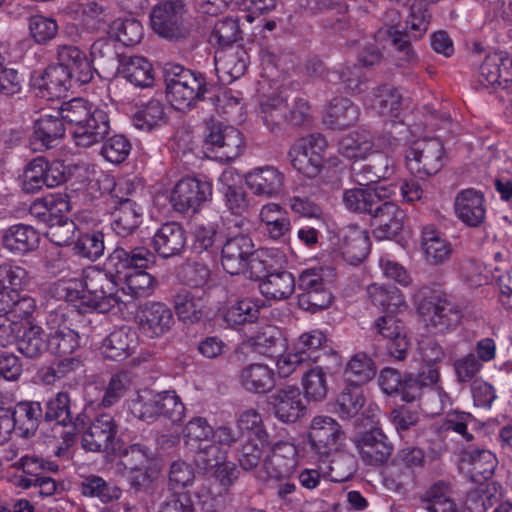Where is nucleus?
<instances>
[{
	"label": "nucleus",
	"instance_id": "obj_54",
	"mask_svg": "<svg viewBox=\"0 0 512 512\" xmlns=\"http://www.w3.org/2000/svg\"><path fill=\"white\" fill-rule=\"evenodd\" d=\"M126 405L130 413L142 421L152 422L158 418L157 394L151 390L138 392Z\"/></svg>",
	"mask_w": 512,
	"mask_h": 512
},
{
	"label": "nucleus",
	"instance_id": "obj_50",
	"mask_svg": "<svg viewBox=\"0 0 512 512\" xmlns=\"http://www.w3.org/2000/svg\"><path fill=\"white\" fill-rule=\"evenodd\" d=\"M368 295L375 306L393 314L405 307V300L400 290L395 286L371 284L367 289Z\"/></svg>",
	"mask_w": 512,
	"mask_h": 512
},
{
	"label": "nucleus",
	"instance_id": "obj_52",
	"mask_svg": "<svg viewBox=\"0 0 512 512\" xmlns=\"http://www.w3.org/2000/svg\"><path fill=\"white\" fill-rule=\"evenodd\" d=\"M49 351L57 356H69L79 347V335L66 324L59 326L48 335Z\"/></svg>",
	"mask_w": 512,
	"mask_h": 512
},
{
	"label": "nucleus",
	"instance_id": "obj_35",
	"mask_svg": "<svg viewBox=\"0 0 512 512\" xmlns=\"http://www.w3.org/2000/svg\"><path fill=\"white\" fill-rule=\"evenodd\" d=\"M239 382L249 392L267 393L275 386V373L266 364H249L241 369Z\"/></svg>",
	"mask_w": 512,
	"mask_h": 512
},
{
	"label": "nucleus",
	"instance_id": "obj_28",
	"mask_svg": "<svg viewBox=\"0 0 512 512\" xmlns=\"http://www.w3.org/2000/svg\"><path fill=\"white\" fill-rule=\"evenodd\" d=\"M74 80L62 66L50 65L33 79V86L42 98L52 100L64 97Z\"/></svg>",
	"mask_w": 512,
	"mask_h": 512
},
{
	"label": "nucleus",
	"instance_id": "obj_17",
	"mask_svg": "<svg viewBox=\"0 0 512 512\" xmlns=\"http://www.w3.org/2000/svg\"><path fill=\"white\" fill-rule=\"evenodd\" d=\"M63 104L56 114H44L33 122L29 146L34 152H43L58 146L65 136Z\"/></svg>",
	"mask_w": 512,
	"mask_h": 512
},
{
	"label": "nucleus",
	"instance_id": "obj_39",
	"mask_svg": "<svg viewBox=\"0 0 512 512\" xmlns=\"http://www.w3.org/2000/svg\"><path fill=\"white\" fill-rule=\"evenodd\" d=\"M119 73L138 87H150L154 83L152 64L142 56H123L119 61Z\"/></svg>",
	"mask_w": 512,
	"mask_h": 512
},
{
	"label": "nucleus",
	"instance_id": "obj_4",
	"mask_svg": "<svg viewBox=\"0 0 512 512\" xmlns=\"http://www.w3.org/2000/svg\"><path fill=\"white\" fill-rule=\"evenodd\" d=\"M165 83L167 95L177 110L190 108L196 100L202 99L207 91L205 79L201 74L180 65L166 70Z\"/></svg>",
	"mask_w": 512,
	"mask_h": 512
},
{
	"label": "nucleus",
	"instance_id": "obj_30",
	"mask_svg": "<svg viewBox=\"0 0 512 512\" xmlns=\"http://www.w3.org/2000/svg\"><path fill=\"white\" fill-rule=\"evenodd\" d=\"M58 66H62L77 84H86L93 78V70L86 54L78 47L60 45L57 48Z\"/></svg>",
	"mask_w": 512,
	"mask_h": 512
},
{
	"label": "nucleus",
	"instance_id": "obj_9",
	"mask_svg": "<svg viewBox=\"0 0 512 512\" xmlns=\"http://www.w3.org/2000/svg\"><path fill=\"white\" fill-rule=\"evenodd\" d=\"M117 278L111 276L107 269H91L84 275L83 281H79L80 287H85L89 300H85L88 308L101 313L110 311L119 304L117 295Z\"/></svg>",
	"mask_w": 512,
	"mask_h": 512
},
{
	"label": "nucleus",
	"instance_id": "obj_61",
	"mask_svg": "<svg viewBox=\"0 0 512 512\" xmlns=\"http://www.w3.org/2000/svg\"><path fill=\"white\" fill-rule=\"evenodd\" d=\"M302 385L308 400L323 401L327 396V374L319 366L310 368L304 373Z\"/></svg>",
	"mask_w": 512,
	"mask_h": 512
},
{
	"label": "nucleus",
	"instance_id": "obj_33",
	"mask_svg": "<svg viewBox=\"0 0 512 512\" xmlns=\"http://www.w3.org/2000/svg\"><path fill=\"white\" fill-rule=\"evenodd\" d=\"M40 236L30 225H12L2 234L3 247L18 255H25L38 248Z\"/></svg>",
	"mask_w": 512,
	"mask_h": 512
},
{
	"label": "nucleus",
	"instance_id": "obj_59",
	"mask_svg": "<svg viewBox=\"0 0 512 512\" xmlns=\"http://www.w3.org/2000/svg\"><path fill=\"white\" fill-rule=\"evenodd\" d=\"M268 444L266 431H259L258 438L248 437L242 445L239 462L245 470L257 467L262 460L264 449Z\"/></svg>",
	"mask_w": 512,
	"mask_h": 512
},
{
	"label": "nucleus",
	"instance_id": "obj_24",
	"mask_svg": "<svg viewBox=\"0 0 512 512\" xmlns=\"http://www.w3.org/2000/svg\"><path fill=\"white\" fill-rule=\"evenodd\" d=\"M275 416L282 422L294 423L304 415L306 407L301 392L295 386L277 389L269 396Z\"/></svg>",
	"mask_w": 512,
	"mask_h": 512
},
{
	"label": "nucleus",
	"instance_id": "obj_10",
	"mask_svg": "<svg viewBox=\"0 0 512 512\" xmlns=\"http://www.w3.org/2000/svg\"><path fill=\"white\" fill-rule=\"evenodd\" d=\"M326 139L320 134L300 138L290 148L288 157L292 166L308 178L317 176L324 163Z\"/></svg>",
	"mask_w": 512,
	"mask_h": 512
},
{
	"label": "nucleus",
	"instance_id": "obj_14",
	"mask_svg": "<svg viewBox=\"0 0 512 512\" xmlns=\"http://www.w3.org/2000/svg\"><path fill=\"white\" fill-rule=\"evenodd\" d=\"M118 424L109 413L97 415L82 435V447L90 452L115 454L121 450Z\"/></svg>",
	"mask_w": 512,
	"mask_h": 512
},
{
	"label": "nucleus",
	"instance_id": "obj_55",
	"mask_svg": "<svg viewBox=\"0 0 512 512\" xmlns=\"http://www.w3.org/2000/svg\"><path fill=\"white\" fill-rule=\"evenodd\" d=\"M133 385V376L128 371H121L111 376L98 406L110 408L130 390Z\"/></svg>",
	"mask_w": 512,
	"mask_h": 512
},
{
	"label": "nucleus",
	"instance_id": "obj_8",
	"mask_svg": "<svg viewBox=\"0 0 512 512\" xmlns=\"http://www.w3.org/2000/svg\"><path fill=\"white\" fill-rule=\"evenodd\" d=\"M418 312L427 326H432L440 333L457 327L463 316L457 304L438 292L424 297L419 302Z\"/></svg>",
	"mask_w": 512,
	"mask_h": 512
},
{
	"label": "nucleus",
	"instance_id": "obj_38",
	"mask_svg": "<svg viewBox=\"0 0 512 512\" xmlns=\"http://www.w3.org/2000/svg\"><path fill=\"white\" fill-rule=\"evenodd\" d=\"M259 113L264 125L272 132L279 133L288 122L289 99L282 95L271 96L260 103Z\"/></svg>",
	"mask_w": 512,
	"mask_h": 512
},
{
	"label": "nucleus",
	"instance_id": "obj_41",
	"mask_svg": "<svg viewBox=\"0 0 512 512\" xmlns=\"http://www.w3.org/2000/svg\"><path fill=\"white\" fill-rule=\"evenodd\" d=\"M136 345L135 332L128 327H121L111 332L102 343L104 357L120 361L131 355Z\"/></svg>",
	"mask_w": 512,
	"mask_h": 512
},
{
	"label": "nucleus",
	"instance_id": "obj_18",
	"mask_svg": "<svg viewBox=\"0 0 512 512\" xmlns=\"http://www.w3.org/2000/svg\"><path fill=\"white\" fill-rule=\"evenodd\" d=\"M362 461L371 466L387 462L393 452V445L380 428H372L355 436L352 440Z\"/></svg>",
	"mask_w": 512,
	"mask_h": 512
},
{
	"label": "nucleus",
	"instance_id": "obj_62",
	"mask_svg": "<svg viewBox=\"0 0 512 512\" xmlns=\"http://www.w3.org/2000/svg\"><path fill=\"white\" fill-rule=\"evenodd\" d=\"M73 251L80 257L96 261L105 251L104 234L93 231L80 235L74 243Z\"/></svg>",
	"mask_w": 512,
	"mask_h": 512
},
{
	"label": "nucleus",
	"instance_id": "obj_25",
	"mask_svg": "<svg viewBox=\"0 0 512 512\" xmlns=\"http://www.w3.org/2000/svg\"><path fill=\"white\" fill-rule=\"evenodd\" d=\"M186 232L177 222L162 224L152 238V247L162 258L180 256L186 247Z\"/></svg>",
	"mask_w": 512,
	"mask_h": 512
},
{
	"label": "nucleus",
	"instance_id": "obj_51",
	"mask_svg": "<svg viewBox=\"0 0 512 512\" xmlns=\"http://www.w3.org/2000/svg\"><path fill=\"white\" fill-rule=\"evenodd\" d=\"M69 211L68 196L60 193L49 194L41 199H37L29 208L30 214L43 222H48L53 215Z\"/></svg>",
	"mask_w": 512,
	"mask_h": 512
},
{
	"label": "nucleus",
	"instance_id": "obj_1",
	"mask_svg": "<svg viewBox=\"0 0 512 512\" xmlns=\"http://www.w3.org/2000/svg\"><path fill=\"white\" fill-rule=\"evenodd\" d=\"M155 261V255L145 247L125 249L117 246L107 257L104 267L122 282L123 293L138 299L149 296L156 286V279L146 272Z\"/></svg>",
	"mask_w": 512,
	"mask_h": 512
},
{
	"label": "nucleus",
	"instance_id": "obj_63",
	"mask_svg": "<svg viewBox=\"0 0 512 512\" xmlns=\"http://www.w3.org/2000/svg\"><path fill=\"white\" fill-rule=\"evenodd\" d=\"M81 493L87 497H97L101 502L108 503L120 497L121 491L111 486L103 478L90 475L81 484Z\"/></svg>",
	"mask_w": 512,
	"mask_h": 512
},
{
	"label": "nucleus",
	"instance_id": "obj_11",
	"mask_svg": "<svg viewBox=\"0 0 512 512\" xmlns=\"http://www.w3.org/2000/svg\"><path fill=\"white\" fill-rule=\"evenodd\" d=\"M66 181L65 166L60 161L49 162L38 156L29 161L21 175V187L26 193H35L44 186L52 188Z\"/></svg>",
	"mask_w": 512,
	"mask_h": 512
},
{
	"label": "nucleus",
	"instance_id": "obj_32",
	"mask_svg": "<svg viewBox=\"0 0 512 512\" xmlns=\"http://www.w3.org/2000/svg\"><path fill=\"white\" fill-rule=\"evenodd\" d=\"M10 414L16 425V431L25 438L34 436L44 420L43 408L39 401H19L13 406Z\"/></svg>",
	"mask_w": 512,
	"mask_h": 512
},
{
	"label": "nucleus",
	"instance_id": "obj_45",
	"mask_svg": "<svg viewBox=\"0 0 512 512\" xmlns=\"http://www.w3.org/2000/svg\"><path fill=\"white\" fill-rule=\"evenodd\" d=\"M373 147V137L368 131L352 132L338 142V152L348 159H363L372 152Z\"/></svg>",
	"mask_w": 512,
	"mask_h": 512
},
{
	"label": "nucleus",
	"instance_id": "obj_64",
	"mask_svg": "<svg viewBox=\"0 0 512 512\" xmlns=\"http://www.w3.org/2000/svg\"><path fill=\"white\" fill-rule=\"evenodd\" d=\"M28 29L37 44H46L57 35L58 24L52 17L36 14L29 17Z\"/></svg>",
	"mask_w": 512,
	"mask_h": 512
},
{
	"label": "nucleus",
	"instance_id": "obj_23",
	"mask_svg": "<svg viewBox=\"0 0 512 512\" xmlns=\"http://www.w3.org/2000/svg\"><path fill=\"white\" fill-rule=\"evenodd\" d=\"M284 181V173L270 165L254 168L245 175V183L252 193L266 198L278 196Z\"/></svg>",
	"mask_w": 512,
	"mask_h": 512
},
{
	"label": "nucleus",
	"instance_id": "obj_26",
	"mask_svg": "<svg viewBox=\"0 0 512 512\" xmlns=\"http://www.w3.org/2000/svg\"><path fill=\"white\" fill-rule=\"evenodd\" d=\"M298 464L297 449L288 441H279L272 447L271 455L264 462L267 475L275 480L289 478Z\"/></svg>",
	"mask_w": 512,
	"mask_h": 512
},
{
	"label": "nucleus",
	"instance_id": "obj_29",
	"mask_svg": "<svg viewBox=\"0 0 512 512\" xmlns=\"http://www.w3.org/2000/svg\"><path fill=\"white\" fill-rule=\"evenodd\" d=\"M454 207L457 217L469 227H479L485 220V199L478 190L469 188L459 192Z\"/></svg>",
	"mask_w": 512,
	"mask_h": 512
},
{
	"label": "nucleus",
	"instance_id": "obj_3",
	"mask_svg": "<svg viewBox=\"0 0 512 512\" xmlns=\"http://www.w3.org/2000/svg\"><path fill=\"white\" fill-rule=\"evenodd\" d=\"M431 15L428 11L426 0H414L410 6L409 15L405 21L403 30H398L394 26L387 29V34L391 38V43L401 54L400 65L414 62L417 55L410 43V40H420L428 31Z\"/></svg>",
	"mask_w": 512,
	"mask_h": 512
},
{
	"label": "nucleus",
	"instance_id": "obj_36",
	"mask_svg": "<svg viewBox=\"0 0 512 512\" xmlns=\"http://www.w3.org/2000/svg\"><path fill=\"white\" fill-rule=\"evenodd\" d=\"M340 243L343 256L353 264L362 262L370 251L367 232L357 226H348L343 229Z\"/></svg>",
	"mask_w": 512,
	"mask_h": 512
},
{
	"label": "nucleus",
	"instance_id": "obj_16",
	"mask_svg": "<svg viewBox=\"0 0 512 512\" xmlns=\"http://www.w3.org/2000/svg\"><path fill=\"white\" fill-rule=\"evenodd\" d=\"M344 432L340 424L330 416H315L309 426L308 443L311 451L320 459L338 451Z\"/></svg>",
	"mask_w": 512,
	"mask_h": 512
},
{
	"label": "nucleus",
	"instance_id": "obj_48",
	"mask_svg": "<svg viewBox=\"0 0 512 512\" xmlns=\"http://www.w3.org/2000/svg\"><path fill=\"white\" fill-rule=\"evenodd\" d=\"M18 351L27 358H38L49 350L48 336L37 325H30L17 341Z\"/></svg>",
	"mask_w": 512,
	"mask_h": 512
},
{
	"label": "nucleus",
	"instance_id": "obj_2",
	"mask_svg": "<svg viewBox=\"0 0 512 512\" xmlns=\"http://www.w3.org/2000/svg\"><path fill=\"white\" fill-rule=\"evenodd\" d=\"M63 117L72 129L76 146L89 148L102 142L110 132L108 112L83 98L63 103Z\"/></svg>",
	"mask_w": 512,
	"mask_h": 512
},
{
	"label": "nucleus",
	"instance_id": "obj_56",
	"mask_svg": "<svg viewBox=\"0 0 512 512\" xmlns=\"http://www.w3.org/2000/svg\"><path fill=\"white\" fill-rule=\"evenodd\" d=\"M317 188L309 183H303L294 190V195L288 199L290 209L305 217H318L321 214L320 207L310 197L315 195Z\"/></svg>",
	"mask_w": 512,
	"mask_h": 512
},
{
	"label": "nucleus",
	"instance_id": "obj_6",
	"mask_svg": "<svg viewBox=\"0 0 512 512\" xmlns=\"http://www.w3.org/2000/svg\"><path fill=\"white\" fill-rule=\"evenodd\" d=\"M186 4L184 0L159 1L150 13L151 27L160 37L177 41L188 34L184 22Z\"/></svg>",
	"mask_w": 512,
	"mask_h": 512
},
{
	"label": "nucleus",
	"instance_id": "obj_40",
	"mask_svg": "<svg viewBox=\"0 0 512 512\" xmlns=\"http://www.w3.org/2000/svg\"><path fill=\"white\" fill-rule=\"evenodd\" d=\"M264 302L261 299L246 297L231 302L224 313L225 322L233 328L255 323Z\"/></svg>",
	"mask_w": 512,
	"mask_h": 512
},
{
	"label": "nucleus",
	"instance_id": "obj_58",
	"mask_svg": "<svg viewBox=\"0 0 512 512\" xmlns=\"http://www.w3.org/2000/svg\"><path fill=\"white\" fill-rule=\"evenodd\" d=\"M375 366L370 357L365 353L354 355L345 369L346 380L353 385L360 386L370 381L375 376Z\"/></svg>",
	"mask_w": 512,
	"mask_h": 512
},
{
	"label": "nucleus",
	"instance_id": "obj_53",
	"mask_svg": "<svg viewBox=\"0 0 512 512\" xmlns=\"http://www.w3.org/2000/svg\"><path fill=\"white\" fill-rule=\"evenodd\" d=\"M114 455L121 457V463L126 471H139L151 465L153 454L151 449L142 444L134 443L124 446L121 442V450Z\"/></svg>",
	"mask_w": 512,
	"mask_h": 512
},
{
	"label": "nucleus",
	"instance_id": "obj_7",
	"mask_svg": "<svg viewBox=\"0 0 512 512\" xmlns=\"http://www.w3.org/2000/svg\"><path fill=\"white\" fill-rule=\"evenodd\" d=\"M444 145L438 138L415 141L405 153L406 166L420 178L437 174L444 166Z\"/></svg>",
	"mask_w": 512,
	"mask_h": 512
},
{
	"label": "nucleus",
	"instance_id": "obj_13",
	"mask_svg": "<svg viewBox=\"0 0 512 512\" xmlns=\"http://www.w3.org/2000/svg\"><path fill=\"white\" fill-rule=\"evenodd\" d=\"M205 146L216 159L230 162L242 153L244 142L241 132L235 127L210 120L206 124Z\"/></svg>",
	"mask_w": 512,
	"mask_h": 512
},
{
	"label": "nucleus",
	"instance_id": "obj_5",
	"mask_svg": "<svg viewBox=\"0 0 512 512\" xmlns=\"http://www.w3.org/2000/svg\"><path fill=\"white\" fill-rule=\"evenodd\" d=\"M104 183L114 207L112 228L117 235L126 237L139 227L142 219L141 207L123 193L129 189L130 184L127 181L115 183L112 177L106 175Z\"/></svg>",
	"mask_w": 512,
	"mask_h": 512
},
{
	"label": "nucleus",
	"instance_id": "obj_12",
	"mask_svg": "<svg viewBox=\"0 0 512 512\" xmlns=\"http://www.w3.org/2000/svg\"><path fill=\"white\" fill-rule=\"evenodd\" d=\"M212 197V184L204 176L181 178L174 186L170 201L180 213H196Z\"/></svg>",
	"mask_w": 512,
	"mask_h": 512
},
{
	"label": "nucleus",
	"instance_id": "obj_49",
	"mask_svg": "<svg viewBox=\"0 0 512 512\" xmlns=\"http://www.w3.org/2000/svg\"><path fill=\"white\" fill-rule=\"evenodd\" d=\"M464 461L470 465V473L475 481L489 479L497 466V458L485 449H471L465 453Z\"/></svg>",
	"mask_w": 512,
	"mask_h": 512
},
{
	"label": "nucleus",
	"instance_id": "obj_44",
	"mask_svg": "<svg viewBox=\"0 0 512 512\" xmlns=\"http://www.w3.org/2000/svg\"><path fill=\"white\" fill-rule=\"evenodd\" d=\"M359 117L358 107L348 98H334L327 109L325 121L334 129L354 125Z\"/></svg>",
	"mask_w": 512,
	"mask_h": 512
},
{
	"label": "nucleus",
	"instance_id": "obj_20",
	"mask_svg": "<svg viewBox=\"0 0 512 512\" xmlns=\"http://www.w3.org/2000/svg\"><path fill=\"white\" fill-rule=\"evenodd\" d=\"M512 82V58L504 52H496L485 57L477 75L481 88H508Z\"/></svg>",
	"mask_w": 512,
	"mask_h": 512
},
{
	"label": "nucleus",
	"instance_id": "obj_37",
	"mask_svg": "<svg viewBox=\"0 0 512 512\" xmlns=\"http://www.w3.org/2000/svg\"><path fill=\"white\" fill-rule=\"evenodd\" d=\"M282 347V335L275 326L262 327L256 335L242 343L237 353L254 352L259 355L273 356Z\"/></svg>",
	"mask_w": 512,
	"mask_h": 512
},
{
	"label": "nucleus",
	"instance_id": "obj_27",
	"mask_svg": "<svg viewBox=\"0 0 512 512\" xmlns=\"http://www.w3.org/2000/svg\"><path fill=\"white\" fill-rule=\"evenodd\" d=\"M138 316L141 331L150 338L164 335L174 324L171 309L160 302L145 304Z\"/></svg>",
	"mask_w": 512,
	"mask_h": 512
},
{
	"label": "nucleus",
	"instance_id": "obj_46",
	"mask_svg": "<svg viewBox=\"0 0 512 512\" xmlns=\"http://www.w3.org/2000/svg\"><path fill=\"white\" fill-rule=\"evenodd\" d=\"M381 188L375 190L354 188L343 192L342 201L351 212L371 215L382 197Z\"/></svg>",
	"mask_w": 512,
	"mask_h": 512
},
{
	"label": "nucleus",
	"instance_id": "obj_60",
	"mask_svg": "<svg viewBox=\"0 0 512 512\" xmlns=\"http://www.w3.org/2000/svg\"><path fill=\"white\" fill-rule=\"evenodd\" d=\"M365 404V397L360 386L348 384L337 398L338 413L344 419L356 416Z\"/></svg>",
	"mask_w": 512,
	"mask_h": 512
},
{
	"label": "nucleus",
	"instance_id": "obj_15",
	"mask_svg": "<svg viewBox=\"0 0 512 512\" xmlns=\"http://www.w3.org/2000/svg\"><path fill=\"white\" fill-rule=\"evenodd\" d=\"M185 445L200 455L205 465L217 464L224 459L219 447L213 443L214 428L204 417H194L183 430Z\"/></svg>",
	"mask_w": 512,
	"mask_h": 512
},
{
	"label": "nucleus",
	"instance_id": "obj_19",
	"mask_svg": "<svg viewBox=\"0 0 512 512\" xmlns=\"http://www.w3.org/2000/svg\"><path fill=\"white\" fill-rule=\"evenodd\" d=\"M374 328L380 340L386 341V348L390 356L396 360H404L410 348V342L402 322L393 314L379 317Z\"/></svg>",
	"mask_w": 512,
	"mask_h": 512
},
{
	"label": "nucleus",
	"instance_id": "obj_42",
	"mask_svg": "<svg viewBox=\"0 0 512 512\" xmlns=\"http://www.w3.org/2000/svg\"><path fill=\"white\" fill-rule=\"evenodd\" d=\"M296 281L293 274L287 270L274 269L264 281L259 284L263 296L272 300L288 299L295 291Z\"/></svg>",
	"mask_w": 512,
	"mask_h": 512
},
{
	"label": "nucleus",
	"instance_id": "obj_57",
	"mask_svg": "<svg viewBox=\"0 0 512 512\" xmlns=\"http://www.w3.org/2000/svg\"><path fill=\"white\" fill-rule=\"evenodd\" d=\"M46 422H56L59 425L67 426L72 423L71 398L67 392H58L51 397L45 405L43 412Z\"/></svg>",
	"mask_w": 512,
	"mask_h": 512
},
{
	"label": "nucleus",
	"instance_id": "obj_31",
	"mask_svg": "<svg viewBox=\"0 0 512 512\" xmlns=\"http://www.w3.org/2000/svg\"><path fill=\"white\" fill-rule=\"evenodd\" d=\"M421 248L429 265H442L448 262L453 253L452 244L434 225H425L421 232Z\"/></svg>",
	"mask_w": 512,
	"mask_h": 512
},
{
	"label": "nucleus",
	"instance_id": "obj_21",
	"mask_svg": "<svg viewBox=\"0 0 512 512\" xmlns=\"http://www.w3.org/2000/svg\"><path fill=\"white\" fill-rule=\"evenodd\" d=\"M372 225L375 227L373 235L379 240L392 239L397 236L404 224L405 213L398 205L382 198L374 207Z\"/></svg>",
	"mask_w": 512,
	"mask_h": 512
},
{
	"label": "nucleus",
	"instance_id": "obj_34",
	"mask_svg": "<svg viewBox=\"0 0 512 512\" xmlns=\"http://www.w3.org/2000/svg\"><path fill=\"white\" fill-rule=\"evenodd\" d=\"M369 106L381 117L393 121L402 110V95L389 85H382L373 90L368 99Z\"/></svg>",
	"mask_w": 512,
	"mask_h": 512
},
{
	"label": "nucleus",
	"instance_id": "obj_43",
	"mask_svg": "<svg viewBox=\"0 0 512 512\" xmlns=\"http://www.w3.org/2000/svg\"><path fill=\"white\" fill-rule=\"evenodd\" d=\"M206 298L198 293L181 290L174 296V308L184 322H198L205 314Z\"/></svg>",
	"mask_w": 512,
	"mask_h": 512
},
{
	"label": "nucleus",
	"instance_id": "obj_47",
	"mask_svg": "<svg viewBox=\"0 0 512 512\" xmlns=\"http://www.w3.org/2000/svg\"><path fill=\"white\" fill-rule=\"evenodd\" d=\"M165 105L157 99H151L133 116L134 126L142 131L150 132L167 122Z\"/></svg>",
	"mask_w": 512,
	"mask_h": 512
},
{
	"label": "nucleus",
	"instance_id": "obj_22",
	"mask_svg": "<svg viewBox=\"0 0 512 512\" xmlns=\"http://www.w3.org/2000/svg\"><path fill=\"white\" fill-rule=\"evenodd\" d=\"M253 252L254 244L250 236L238 234L228 238L221 251L223 269L231 275L242 274Z\"/></svg>",
	"mask_w": 512,
	"mask_h": 512
}]
</instances>
